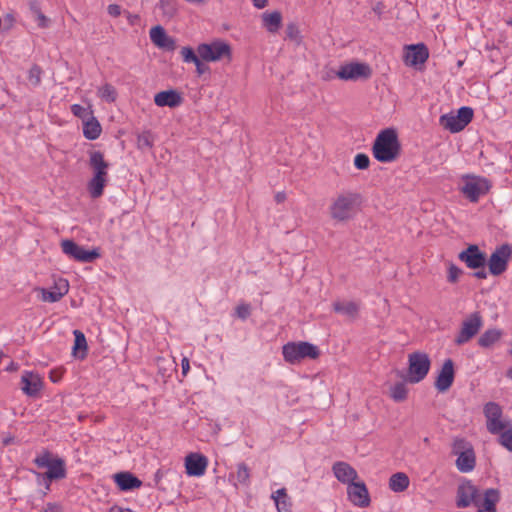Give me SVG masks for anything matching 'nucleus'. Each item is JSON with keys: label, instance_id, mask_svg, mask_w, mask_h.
I'll return each mask as SVG.
<instances>
[{"label": "nucleus", "instance_id": "obj_19", "mask_svg": "<svg viewBox=\"0 0 512 512\" xmlns=\"http://www.w3.org/2000/svg\"><path fill=\"white\" fill-rule=\"evenodd\" d=\"M150 39L160 49L166 51H174L176 49V39L169 36L160 25L151 28Z\"/></svg>", "mask_w": 512, "mask_h": 512}, {"label": "nucleus", "instance_id": "obj_63", "mask_svg": "<svg viewBox=\"0 0 512 512\" xmlns=\"http://www.w3.org/2000/svg\"><path fill=\"white\" fill-rule=\"evenodd\" d=\"M44 485H45V488L46 490H50V485L52 482H49V481H43Z\"/></svg>", "mask_w": 512, "mask_h": 512}, {"label": "nucleus", "instance_id": "obj_17", "mask_svg": "<svg viewBox=\"0 0 512 512\" xmlns=\"http://www.w3.org/2000/svg\"><path fill=\"white\" fill-rule=\"evenodd\" d=\"M429 57V51L425 44H412L406 47L404 61L409 66L424 64Z\"/></svg>", "mask_w": 512, "mask_h": 512}, {"label": "nucleus", "instance_id": "obj_2", "mask_svg": "<svg viewBox=\"0 0 512 512\" xmlns=\"http://www.w3.org/2000/svg\"><path fill=\"white\" fill-rule=\"evenodd\" d=\"M89 166L93 171L92 178L88 181L87 190L93 199L103 195L104 188L108 181L109 163L105 161L101 151L89 152Z\"/></svg>", "mask_w": 512, "mask_h": 512}, {"label": "nucleus", "instance_id": "obj_44", "mask_svg": "<svg viewBox=\"0 0 512 512\" xmlns=\"http://www.w3.org/2000/svg\"><path fill=\"white\" fill-rule=\"evenodd\" d=\"M154 138L150 131H144L137 137V146L139 149H149L153 146Z\"/></svg>", "mask_w": 512, "mask_h": 512}, {"label": "nucleus", "instance_id": "obj_47", "mask_svg": "<svg viewBox=\"0 0 512 512\" xmlns=\"http://www.w3.org/2000/svg\"><path fill=\"white\" fill-rule=\"evenodd\" d=\"M462 274L463 271L459 267L450 263L448 267L447 281L449 283H456Z\"/></svg>", "mask_w": 512, "mask_h": 512}, {"label": "nucleus", "instance_id": "obj_50", "mask_svg": "<svg viewBox=\"0 0 512 512\" xmlns=\"http://www.w3.org/2000/svg\"><path fill=\"white\" fill-rule=\"evenodd\" d=\"M235 313L241 320H246L251 314L250 305L245 303L239 304L235 309Z\"/></svg>", "mask_w": 512, "mask_h": 512}, {"label": "nucleus", "instance_id": "obj_46", "mask_svg": "<svg viewBox=\"0 0 512 512\" xmlns=\"http://www.w3.org/2000/svg\"><path fill=\"white\" fill-rule=\"evenodd\" d=\"M42 70L38 65H33L28 72L29 83L36 87L41 83Z\"/></svg>", "mask_w": 512, "mask_h": 512}, {"label": "nucleus", "instance_id": "obj_39", "mask_svg": "<svg viewBox=\"0 0 512 512\" xmlns=\"http://www.w3.org/2000/svg\"><path fill=\"white\" fill-rule=\"evenodd\" d=\"M502 408L498 403L488 402L484 406V415L486 420L502 418Z\"/></svg>", "mask_w": 512, "mask_h": 512}, {"label": "nucleus", "instance_id": "obj_6", "mask_svg": "<svg viewBox=\"0 0 512 512\" xmlns=\"http://www.w3.org/2000/svg\"><path fill=\"white\" fill-rule=\"evenodd\" d=\"M283 358L290 364H296L303 359H316L320 355L317 346L309 342H288L282 348Z\"/></svg>", "mask_w": 512, "mask_h": 512}, {"label": "nucleus", "instance_id": "obj_15", "mask_svg": "<svg viewBox=\"0 0 512 512\" xmlns=\"http://www.w3.org/2000/svg\"><path fill=\"white\" fill-rule=\"evenodd\" d=\"M460 261L464 262L470 269H478L486 266V254L480 250L477 245H469L458 255Z\"/></svg>", "mask_w": 512, "mask_h": 512}, {"label": "nucleus", "instance_id": "obj_61", "mask_svg": "<svg viewBox=\"0 0 512 512\" xmlns=\"http://www.w3.org/2000/svg\"><path fill=\"white\" fill-rule=\"evenodd\" d=\"M18 369V364L15 362H10V364L6 367V371H15Z\"/></svg>", "mask_w": 512, "mask_h": 512}, {"label": "nucleus", "instance_id": "obj_10", "mask_svg": "<svg viewBox=\"0 0 512 512\" xmlns=\"http://www.w3.org/2000/svg\"><path fill=\"white\" fill-rule=\"evenodd\" d=\"M61 248L65 255L82 263H91L100 257L98 248L86 250L83 246L78 245L75 241L66 239L61 242Z\"/></svg>", "mask_w": 512, "mask_h": 512}, {"label": "nucleus", "instance_id": "obj_1", "mask_svg": "<svg viewBox=\"0 0 512 512\" xmlns=\"http://www.w3.org/2000/svg\"><path fill=\"white\" fill-rule=\"evenodd\" d=\"M362 204L360 193L342 191L332 200L329 213L336 222H347L354 218Z\"/></svg>", "mask_w": 512, "mask_h": 512}, {"label": "nucleus", "instance_id": "obj_14", "mask_svg": "<svg viewBox=\"0 0 512 512\" xmlns=\"http://www.w3.org/2000/svg\"><path fill=\"white\" fill-rule=\"evenodd\" d=\"M482 327V318L479 313L471 314L466 320L463 321L462 327L454 342L456 345H463L469 342Z\"/></svg>", "mask_w": 512, "mask_h": 512}, {"label": "nucleus", "instance_id": "obj_37", "mask_svg": "<svg viewBox=\"0 0 512 512\" xmlns=\"http://www.w3.org/2000/svg\"><path fill=\"white\" fill-rule=\"evenodd\" d=\"M98 96L107 103H112L116 100L117 92L111 84L106 83L98 89Z\"/></svg>", "mask_w": 512, "mask_h": 512}, {"label": "nucleus", "instance_id": "obj_62", "mask_svg": "<svg viewBox=\"0 0 512 512\" xmlns=\"http://www.w3.org/2000/svg\"><path fill=\"white\" fill-rule=\"evenodd\" d=\"M108 512H123V508L118 505H113Z\"/></svg>", "mask_w": 512, "mask_h": 512}, {"label": "nucleus", "instance_id": "obj_45", "mask_svg": "<svg viewBox=\"0 0 512 512\" xmlns=\"http://www.w3.org/2000/svg\"><path fill=\"white\" fill-rule=\"evenodd\" d=\"M499 443L507 450L512 452V427L508 426L506 429L501 431L499 434Z\"/></svg>", "mask_w": 512, "mask_h": 512}, {"label": "nucleus", "instance_id": "obj_26", "mask_svg": "<svg viewBox=\"0 0 512 512\" xmlns=\"http://www.w3.org/2000/svg\"><path fill=\"white\" fill-rule=\"evenodd\" d=\"M333 310L349 319H355L359 313V304L354 301H335Z\"/></svg>", "mask_w": 512, "mask_h": 512}, {"label": "nucleus", "instance_id": "obj_33", "mask_svg": "<svg viewBox=\"0 0 512 512\" xmlns=\"http://www.w3.org/2000/svg\"><path fill=\"white\" fill-rule=\"evenodd\" d=\"M502 331L497 328L486 330L478 339L479 346L489 348L500 340Z\"/></svg>", "mask_w": 512, "mask_h": 512}, {"label": "nucleus", "instance_id": "obj_25", "mask_svg": "<svg viewBox=\"0 0 512 512\" xmlns=\"http://www.w3.org/2000/svg\"><path fill=\"white\" fill-rule=\"evenodd\" d=\"M500 500V493L497 489L489 488L484 492L483 498L480 500V505L477 512H497L496 504Z\"/></svg>", "mask_w": 512, "mask_h": 512}, {"label": "nucleus", "instance_id": "obj_35", "mask_svg": "<svg viewBox=\"0 0 512 512\" xmlns=\"http://www.w3.org/2000/svg\"><path fill=\"white\" fill-rule=\"evenodd\" d=\"M510 421L499 419L486 420L487 430L494 435H498L501 431L510 426Z\"/></svg>", "mask_w": 512, "mask_h": 512}, {"label": "nucleus", "instance_id": "obj_4", "mask_svg": "<svg viewBox=\"0 0 512 512\" xmlns=\"http://www.w3.org/2000/svg\"><path fill=\"white\" fill-rule=\"evenodd\" d=\"M33 463L40 469L47 468L43 474L37 473L38 477H42L43 481H55L66 478L67 470L64 459L55 456L48 450H44L41 454L37 455Z\"/></svg>", "mask_w": 512, "mask_h": 512}, {"label": "nucleus", "instance_id": "obj_20", "mask_svg": "<svg viewBox=\"0 0 512 512\" xmlns=\"http://www.w3.org/2000/svg\"><path fill=\"white\" fill-rule=\"evenodd\" d=\"M208 465V460L204 455L198 453H191L185 458L186 473L189 476H202L204 475Z\"/></svg>", "mask_w": 512, "mask_h": 512}, {"label": "nucleus", "instance_id": "obj_59", "mask_svg": "<svg viewBox=\"0 0 512 512\" xmlns=\"http://www.w3.org/2000/svg\"><path fill=\"white\" fill-rule=\"evenodd\" d=\"M285 198H286V195L283 192H278L275 196V200L277 203L283 202L285 200Z\"/></svg>", "mask_w": 512, "mask_h": 512}, {"label": "nucleus", "instance_id": "obj_42", "mask_svg": "<svg viewBox=\"0 0 512 512\" xmlns=\"http://www.w3.org/2000/svg\"><path fill=\"white\" fill-rule=\"evenodd\" d=\"M180 55L183 62L188 64H194L200 58L197 50L195 51L192 47L189 46L182 47L180 50Z\"/></svg>", "mask_w": 512, "mask_h": 512}, {"label": "nucleus", "instance_id": "obj_8", "mask_svg": "<svg viewBox=\"0 0 512 512\" xmlns=\"http://www.w3.org/2000/svg\"><path fill=\"white\" fill-rule=\"evenodd\" d=\"M474 111L471 107L463 106L455 113L443 114L439 118V124L451 133L462 131L473 119Z\"/></svg>", "mask_w": 512, "mask_h": 512}, {"label": "nucleus", "instance_id": "obj_31", "mask_svg": "<svg viewBox=\"0 0 512 512\" xmlns=\"http://www.w3.org/2000/svg\"><path fill=\"white\" fill-rule=\"evenodd\" d=\"M476 465V457L474 450L468 452H462L461 455L457 456L456 467L462 473L471 472Z\"/></svg>", "mask_w": 512, "mask_h": 512}, {"label": "nucleus", "instance_id": "obj_49", "mask_svg": "<svg viewBox=\"0 0 512 512\" xmlns=\"http://www.w3.org/2000/svg\"><path fill=\"white\" fill-rule=\"evenodd\" d=\"M370 159L364 153H359L354 158V165L359 170H364L369 167Z\"/></svg>", "mask_w": 512, "mask_h": 512}, {"label": "nucleus", "instance_id": "obj_54", "mask_svg": "<svg viewBox=\"0 0 512 512\" xmlns=\"http://www.w3.org/2000/svg\"><path fill=\"white\" fill-rule=\"evenodd\" d=\"M475 272L473 273V276L477 279H486L488 276V273L486 271V266H483L482 268L474 269Z\"/></svg>", "mask_w": 512, "mask_h": 512}, {"label": "nucleus", "instance_id": "obj_5", "mask_svg": "<svg viewBox=\"0 0 512 512\" xmlns=\"http://www.w3.org/2000/svg\"><path fill=\"white\" fill-rule=\"evenodd\" d=\"M461 180L463 184L459 190L471 203H477L492 187L490 180L474 174H464Z\"/></svg>", "mask_w": 512, "mask_h": 512}, {"label": "nucleus", "instance_id": "obj_55", "mask_svg": "<svg viewBox=\"0 0 512 512\" xmlns=\"http://www.w3.org/2000/svg\"><path fill=\"white\" fill-rule=\"evenodd\" d=\"M160 6L163 9H165L167 7L170 14H173L175 11V7L172 3V0H160Z\"/></svg>", "mask_w": 512, "mask_h": 512}, {"label": "nucleus", "instance_id": "obj_51", "mask_svg": "<svg viewBox=\"0 0 512 512\" xmlns=\"http://www.w3.org/2000/svg\"><path fill=\"white\" fill-rule=\"evenodd\" d=\"M41 512H64V510L61 504L56 502H49L43 507Z\"/></svg>", "mask_w": 512, "mask_h": 512}, {"label": "nucleus", "instance_id": "obj_34", "mask_svg": "<svg viewBox=\"0 0 512 512\" xmlns=\"http://www.w3.org/2000/svg\"><path fill=\"white\" fill-rule=\"evenodd\" d=\"M408 486L409 478L405 473H395L389 479V488L394 492H403Z\"/></svg>", "mask_w": 512, "mask_h": 512}, {"label": "nucleus", "instance_id": "obj_7", "mask_svg": "<svg viewBox=\"0 0 512 512\" xmlns=\"http://www.w3.org/2000/svg\"><path fill=\"white\" fill-rule=\"evenodd\" d=\"M199 57L205 62H217L222 59H232L231 46L223 40H214L210 43H201L197 46Z\"/></svg>", "mask_w": 512, "mask_h": 512}, {"label": "nucleus", "instance_id": "obj_30", "mask_svg": "<svg viewBox=\"0 0 512 512\" xmlns=\"http://www.w3.org/2000/svg\"><path fill=\"white\" fill-rule=\"evenodd\" d=\"M263 26L270 33H276L281 27L282 15L279 11H266L262 14Z\"/></svg>", "mask_w": 512, "mask_h": 512}, {"label": "nucleus", "instance_id": "obj_23", "mask_svg": "<svg viewBox=\"0 0 512 512\" xmlns=\"http://www.w3.org/2000/svg\"><path fill=\"white\" fill-rule=\"evenodd\" d=\"M21 389L28 396H36L42 389V381L38 374L24 371L21 376Z\"/></svg>", "mask_w": 512, "mask_h": 512}, {"label": "nucleus", "instance_id": "obj_64", "mask_svg": "<svg viewBox=\"0 0 512 512\" xmlns=\"http://www.w3.org/2000/svg\"><path fill=\"white\" fill-rule=\"evenodd\" d=\"M11 442H12V439H11V438H9V439H5V440H4V444H5V445L10 444Z\"/></svg>", "mask_w": 512, "mask_h": 512}, {"label": "nucleus", "instance_id": "obj_53", "mask_svg": "<svg viewBox=\"0 0 512 512\" xmlns=\"http://www.w3.org/2000/svg\"><path fill=\"white\" fill-rule=\"evenodd\" d=\"M107 12L112 17H118L122 13V9L118 4H110L107 8Z\"/></svg>", "mask_w": 512, "mask_h": 512}, {"label": "nucleus", "instance_id": "obj_60", "mask_svg": "<svg viewBox=\"0 0 512 512\" xmlns=\"http://www.w3.org/2000/svg\"><path fill=\"white\" fill-rule=\"evenodd\" d=\"M61 375L56 374L54 371L50 372V379L52 382L56 383L60 380Z\"/></svg>", "mask_w": 512, "mask_h": 512}, {"label": "nucleus", "instance_id": "obj_13", "mask_svg": "<svg viewBox=\"0 0 512 512\" xmlns=\"http://www.w3.org/2000/svg\"><path fill=\"white\" fill-rule=\"evenodd\" d=\"M482 495L476 486L470 481L462 483L457 488L456 505L458 508H466L471 505H480Z\"/></svg>", "mask_w": 512, "mask_h": 512}, {"label": "nucleus", "instance_id": "obj_36", "mask_svg": "<svg viewBox=\"0 0 512 512\" xmlns=\"http://www.w3.org/2000/svg\"><path fill=\"white\" fill-rule=\"evenodd\" d=\"M408 390L404 383L398 382L390 389V396L395 402H402L407 398Z\"/></svg>", "mask_w": 512, "mask_h": 512}, {"label": "nucleus", "instance_id": "obj_12", "mask_svg": "<svg viewBox=\"0 0 512 512\" xmlns=\"http://www.w3.org/2000/svg\"><path fill=\"white\" fill-rule=\"evenodd\" d=\"M371 68L366 63L350 62L341 65L336 76L344 81H357L359 79H368L371 76Z\"/></svg>", "mask_w": 512, "mask_h": 512}, {"label": "nucleus", "instance_id": "obj_40", "mask_svg": "<svg viewBox=\"0 0 512 512\" xmlns=\"http://www.w3.org/2000/svg\"><path fill=\"white\" fill-rule=\"evenodd\" d=\"M472 450H474L473 446L471 445L470 442H468L464 438L454 439L453 444H452V453L454 455L459 456V455H461L462 452H468V451H472Z\"/></svg>", "mask_w": 512, "mask_h": 512}, {"label": "nucleus", "instance_id": "obj_48", "mask_svg": "<svg viewBox=\"0 0 512 512\" xmlns=\"http://www.w3.org/2000/svg\"><path fill=\"white\" fill-rule=\"evenodd\" d=\"M71 112L74 116L82 119L83 121L92 115V111H88L86 108L79 104H73L71 106Z\"/></svg>", "mask_w": 512, "mask_h": 512}, {"label": "nucleus", "instance_id": "obj_21", "mask_svg": "<svg viewBox=\"0 0 512 512\" xmlns=\"http://www.w3.org/2000/svg\"><path fill=\"white\" fill-rule=\"evenodd\" d=\"M154 103L158 107L176 108L183 103V97L175 89L164 90L155 94Z\"/></svg>", "mask_w": 512, "mask_h": 512}, {"label": "nucleus", "instance_id": "obj_52", "mask_svg": "<svg viewBox=\"0 0 512 512\" xmlns=\"http://www.w3.org/2000/svg\"><path fill=\"white\" fill-rule=\"evenodd\" d=\"M203 62H204V61H203L201 58H199V59L194 63V65H195V67H196V73H197V75H199V76L203 75L206 71H208V70H209L208 66H207V65H205Z\"/></svg>", "mask_w": 512, "mask_h": 512}, {"label": "nucleus", "instance_id": "obj_43", "mask_svg": "<svg viewBox=\"0 0 512 512\" xmlns=\"http://www.w3.org/2000/svg\"><path fill=\"white\" fill-rule=\"evenodd\" d=\"M236 479L240 484L248 485L250 479V470L245 463L237 465Z\"/></svg>", "mask_w": 512, "mask_h": 512}, {"label": "nucleus", "instance_id": "obj_16", "mask_svg": "<svg viewBox=\"0 0 512 512\" xmlns=\"http://www.w3.org/2000/svg\"><path fill=\"white\" fill-rule=\"evenodd\" d=\"M348 499L355 506L365 508L370 505V495L364 482H353L347 486Z\"/></svg>", "mask_w": 512, "mask_h": 512}, {"label": "nucleus", "instance_id": "obj_27", "mask_svg": "<svg viewBox=\"0 0 512 512\" xmlns=\"http://www.w3.org/2000/svg\"><path fill=\"white\" fill-rule=\"evenodd\" d=\"M68 282L63 281V283H60L56 287H54L52 290L48 289H41L42 293V300L44 302L54 303L59 301L67 292H68Z\"/></svg>", "mask_w": 512, "mask_h": 512}, {"label": "nucleus", "instance_id": "obj_32", "mask_svg": "<svg viewBox=\"0 0 512 512\" xmlns=\"http://www.w3.org/2000/svg\"><path fill=\"white\" fill-rule=\"evenodd\" d=\"M272 499L275 502L278 512H290L291 503L285 488L275 491L272 494Z\"/></svg>", "mask_w": 512, "mask_h": 512}, {"label": "nucleus", "instance_id": "obj_56", "mask_svg": "<svg viewBox=\"0 0 512 512\" xmlns=\"http://www.w3.org/2000/svg\"><path fill=\"white\" fill-rule=\"evenodd\" d=\"M182 375L186 376L190 370V363L187 357H183L181 360Z\"/></svg>", "mask_w": 512, "mask_h": 512}, {"label": "nucleus", "instance_id": "obj_58", "mask_svg": "<svg viewBox=\"0 0 512 512\" xmlns=\"http://www.w3.org/2000/svg\"><path fill=\"white\" fill-rule=\"evenodd\" d=\"M128 22L131 25H134L136 21L139 19L138 15L131 14L130 12H125Z\"/></svg>", "mask_w": 512, "mask_h": 512}, {"label": "nucleus", "instance_id": "obj_11", "mask_svg": "<svg viewBox=\"0 0 512 512\" xmlns=\"http://www.w3.org/2000/svg\"><path fill=\"white\" fill-rule=\"evenodd\" d=\"M511 256L512 247L509 244L497 247L487 261L490 273L495 276L504 273L507 270Z\"/></svg>", "mask_w": 512, "mask_h": 512}, {"label": "nucleus", "instance_id": "obj_29", "mask_svg": "<svg viewBox=\"0 0 512 512\" xmlns=\"http://www.w3.org/2000/svg\"><path fill=\"white\" fill-rule=\"evenodd\" d=\"M74 345L72 347V354L76 359L83 360L87 355V341L83 332L74 330Z\"/></svg>", "mask_w": 512, "mask_h": 512}, {"label": "nucleus", "instance_id": "obj_57", "mask_svg": "<svg viewBox=\"0 0 512 512\" xmlns=\"http://www.w3.org/2000/svg\"><path fill=\"white\" fill-rule=\"evenodd\" d=\"M252 4L257 9H263L268 5V0H251Z\"/></svg>", "mask_w": 512, "mask_h": 512}, {"label": "nucleus", "instance_id": "obj_28", "mask_svg": "<svg viewBox=\"0 0 512 512\" xmlns=\"http://www.w3.org/2000/svg\"><path fill=\"white\" fill-rule=\"evenodd\" d=\"M102 128L99 121L92 115L83 121V135L88 140H96Z\"/></svg>", "mask_w": 512, "mask_h": 512}, {"label": "nucleus", "instance_id": "obj_9", "mask_svg": "<svg viewBox=\"0 0 512 512\" xmlns=\"http://www.w3.org/2000/svg\"><path fill=\"white\" fill-rule=\"evenodd\" d=\"M408 373L411 383H419L428 374L431 362L428 355L424 352H413L408 356Z\"/></svg>", "mask_w": 512, "mask_h": 512}, {"label": "nucleus", "instance_id": "obj_3", "mask_svg": "<svg viewBox=\"0 0 512 512\" xmlns=\"http://www.w3.org/2000/svg\"><path fill=\"white\" fill-rule=\"evenodd\" d=\"M372 153L375 159L382 163H390L400 154V143L394 129L382 130L376 137Z\"/></svg>", "mask_w": 512, "mask_h": 512}, {"label": "nucleus", "instance_id": "obj_38", "mask_svg": "<svg viewBox=\"0 0 512 512\" xmlns=\"http://www.w3.org/2000/svg\"><path fill=\"white\" fill-rule=\"evenodd\" d=\"M29 8L33 15L38 20V25L42 28L47 26L48 19L47 17L41 12L40 2L39 0H29Z\"/></svg>", "mask_w": 512, "mask_h": 512}, {"label": "nucleus", "instance_id": "obj_41", "mask_svg": "<svg viewBox=\"0 0 512 512\" xmlns=\"http://www.w3.org/2000/svg\"><path fill=\"white\" fill-rule=\"evenodd\" d=\"M286 38L299 45L302 41L300 30L295 23H289L286 27Z\"/></svg>", "mask_w": 512, "mask_h": 512}, {"label": "nucleus", "instance_id": "obj_24", "mask_svg": "<svg viewBox=\"0 0 512 512\" xmlns=\"http://www.w3.org/2000/svg\"><path fill=\"white\" fill-rule=\"evenodd\" d=\"M113 478L121 491H132L142 486V481L131 472H119Z\"/></svg>", "mask_w": 512, "mask_h": 512}, {"label": "nucleus", "instance_id": "obj_22", "mask_svg": "<svg viewBox=\"0 0 512 512\" xmlns=\"http://www.w3.org/2000/svg\"><path fill=\"white\" fill-rule=\"evenodd\" d=\"M332 471L339 482L347 485L353 483L358 477L357 471L350 464L343 461L335 462Z\"/></svg>", "mask_w": 512, "mask_h": 512}, {"label": "nucleus", "instance_id": "obj_18", "mask_svg": "<svg viewBox=\"0 0 512 512\" xmlns=\"http://www.w3.org/2000/svg\"><path fill=\"white\" fill-rule=\"evenodd\" d=\"M455 377L454 363L452 359H446L436 378L435 387L439 392L447 391L453 384Z\"/></svg>", "mask_w": 512, "mask_h": 512}]
</instances>
